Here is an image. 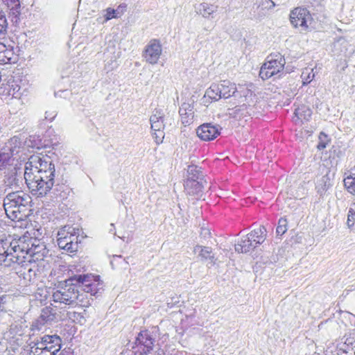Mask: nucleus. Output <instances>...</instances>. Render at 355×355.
<instances>
[{
	"instance_id": "c756f323",
	"label": "nucleus",
	"mask_w": 355,
	"mask_h": 355,
	"mask_svg": "<svg viewBox=\"0 0 355 355\" xmlns=\"http://www.w3.org/2000/svg\"><path fill=\"white\" fill-rule=\"evenodd\" d=\"M32 263H24V264H21L22 267H24V269L27 270V272H24V279H27L29 282L33 280L36 276L37 272L39 271L37 265H31Z\"/></svg>"
},
{
	"instance_id": "3c124183",
	"label": "nucleus",
	"mask_w": 355,
	"mask_h": 355,
	"mask_svg": "<svg viewBox=\"0 0 355 355\" xmlns=\"http://www.w3.org/2000/svg\"><path fill=\"white\" fill-rule=\"evenodd\" d=\"M59 355H64L62 352H61Z\"/></svg>"
},
{
	"instance_id": "393cba45",
	"label": "nucleus",
	"mask_w": 355,
	"mask_h": 355,
	"mask_svg": "<svg viewBox=\"0 0 355 355\" xmlns=\"http://www.w3.org/2000/svg\"><path fill=\"white\" fill-rule=\"evenodd\" d=\"M294 114L295 116L293 120L295 124H297L303 123L304 121H309L312 114V111L306 105H302L295 110Z\"/></svg>"
},
{
	"instance_id": "58836bf2",
	"label": "nucleus",
	"mask_w": 355,
	"mask_h": 355,
	"mask_svg": "<svg viewBox=\"0 0 355 355\" xmlns=\"http://www.w3.org/2000/svg\"><path fill=\"white\" fill-rule=\"evenodd\" d=\"M329 141V139L327 135L321 132L319 135V142L317 146L318 149L320 150L324 149L327 147Z\"/></svg>"
},
{
	"instance_id": "9b49d317",
	"label": "nucleus",
	"mask_w": 355,
	"mask_h": 355,
	"mask_svg": "<svg viewBox=\"0 0 355 355\" xmlns=\"http://www.w3.org/2000/svg\"><path fill=\"white\" fill-rule=\"evenodd\" d=\"M291 24L302 31H306L313 26V19L310 11L304 8H296L290 14Z\"/></svg>"
},
{
	"instance_id": "37998d69",
	"label": "nucleus",
	"mask_w": 355,
	"mask_h": 355,
	"mask_svg": "<svg viewBox=\"0 0 355 355\" xmlns=\"http://www.w3.org/2000/svg\"><path fill=\"white\" fill-rule=\"evenodd\" d=\"M6 296L2 295L0 297V322L3 320V316L6 314Z\"/></svg>"
},
{
	"instance_id": "aec40b11",
	"label": "nucleus",
	"mask_w": 355,
	"mask_h": 355,
	"mask_svg": "<svg viewBox=\"0 0 355 355\" xmlns=\"http://www.w3.org/2000/svg\"><path fill=\"white\" fill-rule=\"evenodd\" d=\"M20 87L14 80H4L0 83V96L5 98H19L21 93Z\"/></svg>"
},
{
	"instance_id": "a18cd8bd",
	"label": "nucleus",
	"mask_w": 355,
	"mask_h": 355,
	"mask_svg": "<svg viewBox=\"0 0 355 355\" xmlns=\"http://www.w3.org/2000/svg\"><path fill=\"white\" fill-rule=\"evenodd\" d=\"M2 1L8 6V8L19 6L20 4L19 0H2Z\"/></svg>"
},
{
	"instance_id": "2f4dec72",
	"label": "nucleus",
	"mask_w": 355,
	"mask_h": 355,
	"mask_svg": "<svg viewBox=\"0 0 355 355\" xmlns=\"http://www.w3.org/2000/svg\"><path fill=\"white\" fill-rule=\"evenodd\" d=\"M67 318L73 322L80 324H84L86 319L82 313L76 311H68L67 313Z\"/></svg>"
},
{
	"instance_id": "8fccbe9b",
	"label": "nucleus",
	"mask_w": 355,
	"mask_h": 355,
	"mask_svg": "<svg viewBox=\"0 0 355 355\" xmlns=\"http://www.w3.org/2000/svg\"><path fill=\"white\" fill-rule=\"evenodd\" d=\"M121 258H122V257H121V255H114V256H113V259H121ZM113 261H114V260H112V261H110V263H111L112 265L113 264Z\"/></svg>"
},
{
	"instance_id": "6ab92c4d",
	"label": "nucleus",
	"mask_w": 355,
	"mask_h": 355,
	"mask_svg": "<svg viewBox=\"0 0 355 355\" xmlns=\"http://www.w3.org/2000/svg\"><path fill=\"white\" fill-rule=\"evenodd\" d=\"M220 133V128L211 123H204L196 130L198 137L203 141H211L216 139Z\"/></svg>"
},
{
	"instance_id": "4be33fe9",
	"label": "nucleus",
	"mask_w": 355,
	"mask_h": 355,
	"mask_svg": "<svg viewBox=\"0 0 355 355\" xmlns=\"http://www.w3.org/2000/svg\"><path fill=\"white\" fill-rule=\"evenodd\" d=\"M275 4L272 0H255L252 6V16L257 19H262L266 11L275 7Z\"/></svg>"
},
{
	"instance_id": "412c9836",
	"label": "nucleus",
	"mask_w": 355,
	"mask_h": 355,
	"mask_svg": "<svg viewBox=\"0 0 355 355\" xmlns=\"http://www.w3.org/2000/svg\"><path fill=\"white\" fill-rule=\"evenodd\" d=\"M71 192L72 190L68 185L57 183L54 184L48 193L51 200L58 202L67 199Z\"/></svg>"
},
{
	"instance_id": "f03ea898",
	"label": "nucleus",
	"mask_w": 355,
	"mask_h": 355,
	"mask_svg": "<svg viewBox=\"0 0 355 355\" xmlns=\"http://www.w3.org/2000/svg\"><path fill=\"white\" fill-rule=\"evenodd\" d=\"M65 283L76 286L77 305L89 306L94 301L93 296L101 293L103 285L92 275H75Z\"/></svg>"
},
{
	"instance_id": "f704fd0d",
	"label": "nucleus",
	"mask_w": 355,
	"mask_h": 355,
	"mask_svg": "<svg viewBox=\"0 0 355 355\" xmlns=\"http://www.w3.org/2000/svg\"><path fill=\"white\" fill-rule=\"evenodd\" d=\"M8 28V21L5 13L0 10V40L3 39Z\"/></svg>"
},
{
	"instance_id": "c85d7f7f",
	"label": "nucleus",
	"mask_w": 355,
	"mask_h": 355,
	"mask_svg": "<svg viewBox=\"0 0 355 355\" xmlns=\"http://www.w3.org/2000/svg\"><path fill=\"white\" fill-rule=\"evenodd\" d=\"M186 180H205V174L201 167L196 165H190L187 168V178Z\"/></svg>"
},
{
	"instance_id": "473e14b6",
	"label": "nucleus",
	"mask_w": 355,
	"mask_h": 355,
	"mask_svg": "<svg viewBox=\"0 0 355 355\" xmlns=\"http://www.w3.org/2000/svg\"><path fill=\"white\" fill-rule=\"evenodd\" d=\"M9 9V17L12 23L15 25H17L20 21L21 4H19V6L10 7Z\"/></svg>"
},
{
	"instance_id": "5701e85b",
	"label": "nucleus",
	"mask_w": 355,
	"mask_h": 355,
	"mask_svg": "<svg viewBox=\"0 0 355 355\" xmlns=\"http://www.w3.org/2000/svg\"><path fill=\"white\" fill-rule=\"evenodd\" d=\"M40 343H42L43 346H46L49 352H53L54 355L60 352L61 349L62 340L57 335H44L40 338V340H37Z\"/></svg>"
},
{
	"instance_id": "1a4fd4ad",
	"label": "nucleus",
	"mask_w": 355,
	"mask_h": 355,
	"mask_svg": "<svg viewBox=\"0 0 355 355\" xmlns=\"http://www.w3.org/2000/svg\"><path fill=\"white\" fill-rule=\"evenodd\" d=\"M155 338L148 330L141 331L135 338L132 347L135 355H148L153 350Z\"/></svg>"
},
{
	"instance_id": "c03bdc74",
	"label": "nucleus",
	"mask_w": 355,
	"mask_h": 355,
	"mask_svg": "<svg viewBox=\"0 0 355 355\" xmlns=\"http://www.w3.org/2000/svg\"><path fill=\"white\" fill-rule=\"evenodd\" d=\"M73 237H71V239H69V241L67 242V245H66L64 250L67 252H73L76 251L77 249V242L76 243H73Z\"/></svg>"
},
{
	"instance_id": "423d86ee",
	"label": "nucleus",
	"mask_w": 355,
	"mask_h": 355,
	"mask_svg": "<svg viewBox=\"0 0 355 355\" xmlns=\"http://www.w3.org/2000/svg\"><path fill=\"white\" fill-rule=\"evenodd\" d=\"M266 235L265 227L260 226L238 241L235 244V250L239 253H247L262 244L266 239Z\"/></svg>"
},
{
	"instance_id": "f257e3e1",
	"label": "nucleus",
	"mask_w": 355,
	"mask_h": 355,
	"mask_svg": "<svg viewBox=\"0 0 355 355\" xmlns=\"http://www.w3.org/2000/svg\"><path fill=\"white\" fill-rule=\"evenodd\" d=\"M48 254L45 243L28 232L18 239L0 240V266L4 268L42 261Z\"/></svg>"
},
{
	"instance_id": "f8f14e48",
	"label": "nucleus",
	"mask_w": 355,
	"mask_h": 355,
	"mask_svg": "<svg viewBox=\"0 0 355 355\" xmlns=\"http://www.w3.org/2000/svg\"><path fill=\"white\" fill-rule=\"evenodd\" d=\"M76 286L66 283L65 288L56 290L52 295L54 302H59L66 305L74 306L77 305Z\"/></svg>"
},
{
	"instance_id": "f3484780",
	"label": "nucleus",
	"mask_w": 355,
	"mask_h": 355,
	"mask_svg": "<svg viewBox=\"0 0 355 355\" xmlns=\"http://www.w3.org/2000/svg\"><path fill=\"white\" fill-rule=\"evenodd\" d=\"M18 56L17 46L0 42V64L16 63L18 61Z\"/></svg>"
},
{
	"instance_id": "ddd939ff",
	"label": "nucleus",
	"mask_w": 355,
	"mask_h": 355,
	"mask_svg": "<svg viewBox=\"0 0 355 355\" xmlns=\"http://www.w3.org/2000/svg\"><path fill=\"white\" fill-rule=\"evenodd\" d=\"M8 148L9 152L4 151L0 153V170L10 165L11 158L24 150V147L21 146V142L17 137H13L10 139Z\"/></svg>"
},
{
	"instance_id": "7c9ffc66",
	"label": "nucleus",
	"mask_w": 355,
	"mask_h": 355,
	"mask_svg": "<svg viewBox=\"0 0 355 355\" xmlns=\"http://www.w3.org/2000/svg\"><path fill=\"white\" fill-rule=\"evenodd\" d=\"M339 355H355V341L347 340L339 349Z\"/></svg>"
},
{
	"instance_id": "a211bd4d",
	"label": "nucleus",
	"mask_w": 355,
	"mask_h": 355,
	"mask_svg": "<svg viewBox=\"0 0 355 355\" xmlns=\"http://www.w3.org/2000/svg\"><path fill=\"white\" fill-rule=\"evenodd\" d=\"M206 184V180H186L184 184V191L187 195L193 196L198 200L202 196L204 187Z\"/></svg>"
},
{
	"instance_id": "72a5a7b5",
	"label": "nucleus",
	"mask_w": 355,
	"mask_h": 355,
	"mask_svg": "<svg viewBox=\"0 0 355 355\" xmlns=\"http://www.w3.org/2000/svg\"><path fill=\"white\" fill-rule=\"evenodd\" d=\"M344 184L350 193L355 195V173L351 172L350 175L344 179Z\"/></svg>"
},
{
	"instance_id": "4c0bfd02",
	"label": "nucleus",
	"mask_w": 355,
	"mask_h": 355,
	"mask_svg": "<svg viewBox=\"0 0 355 355\" xmlns=\"http://www.w3.org/2000/svg\"><path fill=\"white\" fill-rule=\"evenodd\" d=\"M287 224L286 219L281 218L278 221V225L276 229L277 234L283 235L287 231Z\"/></svg>"
},
{
	"instance_id": "9d476101",
	"label": "nucleus",
	"mask_w": 355,
	"mask_h": 355,
	"mask_svg": "<svg viewBox=\"0 0 355 355\" xmlns=\"http://www.w3.org/2000/svg\"><path fill=\"white\" fill-rule=\"evenodd\" d=\"M24 171H32L36 173L41 172H50L51 175H55V166L50 160L49 157H41L37 155H31L28 161L25 164Z\"/></svg>"
},
{
	"instance_id": "20e7f679",
	"label": "nucleus",
	"mask_w": 355,
	"mask_h": 355,
	"mask_svg": "<svg viewBox=\"0 0 355 355\" xmlns=\"http://www.w3.org/2000/svg\"><path fill=\"white\" fill-rule=\"evenodd\" d=\"M24 179L31 193L37 197L47 195L55 183V175H51L49 171L46 173L24 171Z\"/></svg>"
},
{
	"instance_id": "6e6552de",
	"label": "nucleus",
	"mask_w": 355,
	"mask_h": 355,
	"mask_svg": "<svg viewBox=\"0 0 355 355\" xmlns=\"http://www.w3.org/2000/svg\"><path fill=\"white\" fill-rule=\"evenodd\" d=\"M236 94H239L240 98H244L243 101H241L243 103L234 108L228 109V114L235 119H241L247 114L250 115L251 103H254L253 98L255 97V94L250 89L245 87L240 88Z\"/></svg>"
},
{
	"instance_id": "0eeeda50",
	"label": "nucleus",
	"mask_w": 355,
	"mask_h": 355,
	"mask_svg": "<svg viewBox=\"0 0 355 355\" xmlns=\"http://www.w3.org/2000/svg\"><path fill=\"white\" fill-rule=\"evenodd\" d=\"M236 92L237 89L235 83L224 80L218 84H211L206 90L205 97H208L214 101H218L222 98H228L232 96H236Z\"/></svg>"
},
{
	"instance_id": "39448f33",
	"label": "nucleus",
	"mask_w": 355,
	"mask_h": 355,
	"mask_svg": "<svg viewBox=\"0 0 355 355\" xmlns=\"http://www.w3.org/2000/svg\"><path fill=\"white\" fill-rule=\"evenodd\" d=\"M285 64V58L280 53L270 54L267 57L266 62L261 66L259 76L263 80H268L272 77L275 79L279 78L284 73Z\"/></svg>"
},
{
	"instance_id": "49530a36",
	"label": "nucleus",
	"mask_w": 355,
	"mask_h": 355,
	"mask_svg": "<svg viewBox=\"0 0 355 355\" xmlns=\"http://www.w3.org/2000/svg\"><path fill=\"white\" fill-rule=\"evenodd\" d=\"M56 114H57V113L55 111H52V112L47 111L45 112V119L51 121L55 117Z\"/></svg>"
},
{
	"instance_id": "dca6fc26",
	"label": "nucleus",
	"mask_w": 355,
	"mask_h": 355,
	"mask_svg": "<svg viewBox=\"0 0 355 355\" xmlns=\"http://www.w3.org/2000/svg\"><path fill=\"white\" fill-rule=\"evenodd\" d=\"M57 320L56 310L51 306H46L42 309L40 315L33 323V328L38 331L42 329L46 324H51Z\"/></svg>"
},
{
	"instance_id": "cd10ccee",
	"label": "nucleus",
	"mask_w": 355,
	"mask_h": 355,
	"mask_svg": "<svg viewBox=\"0 0 355 355\" xmlns=\"http://www.w3.org/2000/svg\"><path fill=\"white\" fill-rule=\"evenodd\" d=\"M179 113L182 123L185 125L189 124L193 119V112L189 103H182L180 107Z\"/></svg>"
},
{
	"instance_id": "7ed1b4c3",
	"label": "nucleus",
	"mask_w": 355,
	"mask_h": 355,
	"mask_svg": "<svg viewBox=\"0 0 355 355\" xmlns=\"http://www.w3.org/2000/svg\"><path fill=\"white\" fill-rule=\"evenodd\" d=\"M31 197L22 191L10 192L3 199L6 216L12 220H22L28 216Z\"/></svg>"
},
{
	"instance_id": "4468645a",
	"label": "nucleus",
	"mask_w": 355,
	"mask_h": 355,
	"mask_svg": "<svg viewBox=\"0 0 355 355\" xmlns=\"http://www.w3.org/2000/svg\"><path fill=\"white\" fill-rule=\"evenodd\" d=\"M153 137L157 144L162 142L164 137V114L161 110H156L150 118Z\"/></svg>"
},
{
	"instance_id": "79ce46f5",
	"label": "nucleus",
	"mask_w": 355,
	"mask_h": 355,
	"mask_svg": "<svg viewBox=\"0 0 355 355\" xmlns=\"http://www.w3.org/2000/svg\"><path fill=\"white\" fill-rule=\"evenodd\" d=\"M327 178L325 176H323L321 178L320 183H318L316 187L318 192L320 193V195H322V193L327 189Z\"/></svg>"
},
{
	"instance_id": "ea45409f",
	"label": "nucleus",
	"mask_w": 355,
	"mask_h": 355,
	"mask_svg": "<svg viewBox=\"0 0 355 355\" xmlns=\"http://www.w3.org/2000/svg\"><path fill=\"white\" fill-rule=\"evenodd\" d=\"M105 14L104 15L105 18L103 21V23L107 22V21H109L110 19H111L112 18L118 17V13H117L118 10L108 8L105 10Z\"/></svg>"
},
{
	"instance_id": "09e8293b",
	"label": "nucleus",
	"mask_w": 355,
	"mask_h": 355,
	"mask_svg": "<svg viewBox=\"0 0 355 355\" xmlns=\"http://www.w3.org/2000/svg\"><path fill=\"white\" fill-rule=\"evenodd\" d=\"M317 9H316V11L318 12H322L323 10V5L321 3V1L319 3V5H318L317 6Z\"/></svg>"
},
{
	"instance_id": "a19ab883",
	"label": "nucleus",
	"mask_w": 355,
	"mask_h": 355,
	"mask_svg": "<svg viewBox=\"0 0 355 355\" xmlns=\"http://www.w3.org/2000/svg\"><path fill=\"white\" fill-rule=\"evenodd\" d=\"M313 71V69H311L309 71V70L306 69L302 72V78L303 79L304 85L309 84L314 78L315 74Z\"/></svg>"
},
{
	"instance_id": "b1692460",
	"label": "nucleus",
	"mask_w": 355,
	"mask_h": 355,
	"mask_svg": "<svg viewBox=\"0 0 355 355\" xmlns=\"http://www.w3.org/2000/svg\"><path fill=\"white\" fill-rule=\"evenodd\" d=\"M76 234V229L69 225L62 227L58 233L57 243L60 248L64 249L67 245L69 239Z\"/></svg>"
},
{
	"instance_id": "e433bc0d",
	"label": "nucleus",
	"mask_w": 355,
	"mask_h": 355,
	"mask_svg": "<svg viewBox=\"0 0 355 355\" xmlns=\"http://www.w3.org/2000/svg\"><path fill=\"white\" fill-rule=\"evenodd\" d=\"M18 182L19 179L16 174L9 175L4 180L6 185L11 188L12 187H18Z\"/></svg>"
},
{
	"instance_id": "603ef678",
	"label": "nucleus",
	"mask_w": 355,
	"mask_h": 355,
	"mask_svg": "<svg viewBox=\"0 0 355 355\" xmlns=\"http://www.w3.org/2000/svg\"><path fill=\"white\" fill-rule=\"evenodd\" d=\"M132 355H135V354H132Z\"/></svg>"
},
{
	"instance_id": "a878e982",
	"label": "nucleus",
	"mask_w": 355,
	"mask_h": 355,
	"mask_svg": "<svg viewBox=\"0 0 355 355\" xmlns=\"http://www.w3.org/2000/svg\"><path fill=\"white\" fill-rule=\"evenodd\" d=\"M218 6L208 3H202L196 7V12L205 18H209L217 11Z\"/></svg>"
},
{
	"instance_id": "2eb2a0df",
	"label": "nucleus",
	"mask_w": 355,
	"mask_h": 355,
	"mask_svg": "<svg viewBox=\"0 0 355 355\" xmlns=\"http://www.w3.org/2000/svg\"><path fill=\"white\" fill-rule=\"evenodd\" d=\"M162 53V48L159 40L153 39L146 46L142 55L148 63L155 64L157 63Z\"/></svg>"
},
{
	"instance_id": "c9c22d12",
	"label": "nucleus",
	"mask_w": 355,
	"mask_h": 355,
	"mask_svg": "<svg viewBox=\"0 0 355 355\" xmlns=\"http://www.w3.org/2000/svg\"><path fill=\"white\" fill-rule=\"evenodd\" d=\"M347 223L349 228L355 229V203L349 208Z\"/></svg>"
},
{
	"instance_id": "de8ad7c7",
	"label": "nucleus",
	"mask_w": 355,
	"mask_h": 355,
	"mask_svg": "<svg viewBox=\"0 0 355 355\" xmlns=\"http://www.w3.org/2000/svg\"><path fill=\"white\" fill-rule=\"evenodd\" d=\"M127 6L125 3H121L120 4L118 8L116 9V10H118V12L117 13L119 14V12L121 11V12H123V10L126 8Z\"/></svg>"
},
{
	"instance_id": "bb28decb",
	"label": "nucleus",
	"mask_w": 355,
	"mask_h": 355,
	"mask_svg": "<svg viewBox=\"0 0 355 355\" xmlns=\"http://www.w3.org/2000/svg\"><path fill=\"white\" fill-rule=\"evenodd\" d=\"M193 252L195 254L198 253V257L202 260H210L212 263H215L214 256L212 254L211 248L209 247H203L202 245H197L193 248Z\"/></svg>"
}]
</instances>
